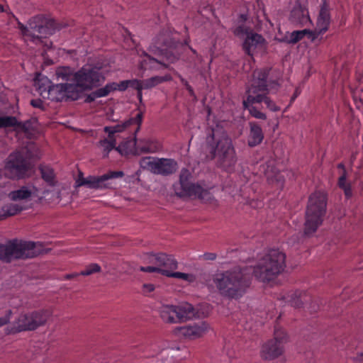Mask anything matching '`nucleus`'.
Wrapping results in <instances>:
<instances>
[{
    "mask_svg": "<svg viewBox=\"0 0 363 363\" xmlns=\"http://www.w3.org/2000/svg\"><path fill=\"white\" fill-rule=\"evenodd\" d=\"M252 277V267H235L217 274L213 278V283L222 296L238 300L246 294L250 286Z\"/></svg>",
    "mask_w": 363,
    "mask_h": 363,
    "instance_id": "obj_1",
    "label": "nucleus"
},
{
    "mask_svg": "<svg viewBox=\"0 0 363 363\" xmlns=\"http://www.w3.org/2000/svg\"><path fill=\"white\" fill-rule=\"evenodd\" d=\"M206 143L209 159L218 157L220 164L226 169L235 166L237 162L235 150L226 132L219 128H213L206 138Z\"/></svg>",
    "mask_w": 363,
    "mask_h": 363,
    "instance_id": "obj_2",
    "label": "nucleus"
},
{
    "mask_svg": "<svg viewBox=\"0 0 363 363\" xmlns=\"http://www.w3.org/2000/svg\"><path fill=\"white\" fill-rule=\"evenodd\" d=\"M286 268V255L279 249L267 250L252 269V275L262 282L276 279Z\"/></svg>",
    "mask_w": 363,
    "mask_h": 363,
    "instance_id": "obj_3",
    "label": "nucleus"
},
{
    "mask_svg": "<svg viewBox=\"0 0 363 363\" xmlns=\"http://www.w3.org/2000/svg\"><path fill=\"white\" fill-rule=\"evenodd\" d=\"M326 208L327 196L325 193L315 191L309 196L304 223L306 235H312L322 225L326 213Z\"/></svg>",
    "mask_w": 363,
    "mask_h": 363,
    "instance_id": "obj_4",
    "label": "nucleus"
},
{
    "mask_svg": "<svg viewBox=\"0 0 363 363\" xmlns=\"http://www.w3.org/2000/svg\"><path fill=\"white\" fill-rule=\"evenodd\" d=\"M43 246L40 242L9 240L0 245V260L9 263L13 259L33 258L40 255Z\"/></svg>",
    "mask_w": 363,
    "mask_h": 363,
    "instance_id": "obj_5",
    "label": "nucleus"
},
{
    "mask_svg": "<svg viewBox=\"0 0 363 363\" xmlns=\"http://www.w3.org/2000/svg\"><path fill=\"white\" fill-rule=\"evenodd\" d=\"M281 73L277 69L272 67H263L257 69L253 72L250 87L247 90L248 94H258L259 92L269 93L276 91L280 86Z\"/></svg>",
    "mask_w": 363,
    "mask_h": 363,
    "instance_id": "obj_6",
    "label": "nucleus"
},
{
    "mask_svg": "<svg viewBox=\"0 0 363 363\" xmlns=\"http://www.w3.org/2000/svg\"><path fill=\"white\" fill-rule=\"evenodd\" d=\"M11 15L17 21L18 28L21 30L23 36L35 43L41 41V37L35 35V33L45 35H51L56 29L55 21L43 14L31 18L28 21V27L19 21L13 13Z\"/></svg>",
    "mask_w": 363,
    "mask_h": 363,
    "instance_id": "obj_7",
    "label": "nucleus"
},
{
    "mask_svg": "<svg viewBox=\"0 0 363 363\" xmlns=\"http://www.w3.org/2000/svg\"><path fill=\"white\" fill-rule=\"evenodd\" d=\"M143 121V113H138L134 117L130 118L125 121L123 125H117L115 126L104 127V132L108 134V138L99 141V146L103 149L105 157H107L109 152L116 149L117 151L123 154L122 145L116 147V141L115 134L122 132L125 129H128L133 133H137L140 129Z\"/></svg>",
    "mask_w": 363,
    "mask_h": 363,
    "instance_id": "obj_8",
    "label": "nucleus"
},
{
    "mask_svg": "<svg viewBox=\"0 0 363 363\" xmlns=\"http://www.w3.org/2000/svg\"><path fill=\"white\" fill-rule=\"evenodd\" d=\"M192 176L189 169L183 168L179 174V181L173 185L175 194L179 197L198 199L203 202H211L213 196L210 191L199 183L191 182Z\"/></svg>",
    "mask_w": 363,
    "mask_h": 363,
    "instance_id": "obj_9",
    "label": "nucleus"
},
{
    "mask_svg": "<svg viewBox=\"0 0 363 363\" xmlns=\"http://www.w3.org/2000/svg\"><path fill=\"white\" fill-rule=\"evenodd\" d=\"M31 155L27 149L9 155L5 164V175L11 179L24 178L32 169Z\"/></svg>",
    "mask_w": 363,
    "mask_h": 363,
    "instance_id": "obj_10",
    "label": "nucleus"
},
{
    "mask_svg": "<svg viewBox=\"0 0 363 363\" xmlns=\"http://www.w3.org/2000/svg\"><path fill=\"white\" fill-rule=\"evenodd\" d=\"M50 313L48 310H40L21 313L11 327L6 328V333H17L22 331L34 330L44 325Z\"/></svg>",
    "mask_w": 363,
    "mask_h": 363,
    "instance_id": "obj_11",
    "label": "nucleus"
},
{
    "mask_svg": "<svg viewBox=\"0 0 363 363\" xmlns=\"http://www.w3.org/2000/svg\"><path fill=\"white\" fill-rule=\"evenodd\" d=\"M235 36L244 39L242 49L245 54L251 57L259 51L266 48V40L263 36L254 32L250 27L241 24L236 26L233 30Z\"/></svg>",
    "mask_w": 363,
    "mask_h": 363,
    "instance_id": "obj_12",
    "label": "nucleus"
},
{
    "mask_svg": "<svg viewBox=\"0 0 363 363\" xmlns=\"http://www.w3.org/2000/svg\"><path fill=\"white\" fill-rule=\"evenodd\" d=\"M161 319L167 323H178L187 320L195 315L194 306L184 302L178 306L172 304H162L159 308Z\"/></svg>",
    "mask_w": 363,
    "mask_h": 363,
    "instance_id": "obj_13",
    "label": "nucleus"
},
{
    "mask_svg": "<svg viewBox=\"0 0 363 363\" xmlns=\"http://www.w3.org/2000/svg\"><path fill=\"white\" fill-rule=\"evenodd\" d=\"M76 83L73 84L80 94L82 91L98 88L105 80L101 68L98 67H83L76 72Z\"/></svg>",
    "mask_w": 363,
    "mask_h": 363,
    "instance_id": "obj_14",
    "label": "nucleus"
},
{
    "mask_svg": "<svg viewBox=\"0 0 363 363\" xmlns=\"http://www.w3.org/2000/svg\"><path fill=\"white\" fill-rule=\"evenodd\" d=\"M140 165L144 169L163 176L172 174L178 169L177 161L169 158L145 157L140 160Z\"/></svg>",
    "mask_w": 363,
    "mask_h": 363,
    "instance_id": "obj_15",
    "label": "nucleus"
},
{
    "mask_svg": "<svg viewBox=\"0 0 363 363\" xmlns=\"http://www.w3.org/2000/svg\"><path fill=\"white\" fill-rule=\"evenodd\" d=\"M288 340V336L285 331L274 327V338L267 341L262 345L261 355L265 359H273L280 356L284 348V344Z\"/></svg>",
    "mask_w": 363,
    "mask_h": 363,
    "instance_id": "obj_16",
    "label": "nucleus"
},
{
    "mask_svg": "<svg viewBox=\"0 0 363 363\" xmlns=\"http://www.w3.org/2000/svg\"><path fill=\"white\" fill-rule=\"evenodd\" d=\"M45 98L55 101H77L80 98V91H77L73 83L52 84L48 92H44Z\"/></svg>",
    "mask_w": 363,
    "mask_h": 363,
    "instance_id": "obj_17",
    "label": "nucleus"
},
{
    "mask_svg": "<svg viewBox=\"0 0 363 363\" xmlns=\"http://www.w3.org/2000/svg\"><path fill=\"white\" fill-rule=\"evenodd\" d=\"M150 263L152 266L140 267V270L143 272H157L164 276V271L167 268L177 269V262L172 256L164 253H151L148 257Z\"/></svg>",
    "mask_w": 363,
    "mask_h": 363,
    "instance_id": "obj_18",
    "label": "nucleus"
},
{
    "mask_svg": "<svg viewBox=\"0 0 363 363\" xmlns=\"http://www.w3.org/2000/svg\"><path fill=\"white\" fill-rule=\"evenodd\" d=\"M332 21L331 8L328 0H322L316 21V28L310 33V40L315 41L329 29Z\"/></svg>",
    "mask_w": 363,
    "mask_h": 363,
    "instance_id": "obj_19",
    "label": "nucleus"
},
{
    "mask_svg": "<svg viewBox=\"0 0 363 363\" xmlns=\"http://www.w3.org/2000/svg\"><path fill=\"white\" fill-rule=\"evenodd\" d=\"M124 175L121 171H111L101 176H89L83 177L79 176L77 183L78 186H86L90 189H101L109 188V183L108 181L114 178H120Z\"/></svg>",
    "mask_w": 363,
    "mask_h": 363,
    "instance_id": "obj_20",
    "label": "nucleus"
},
{
    "mask_svg": "<svg viewBox=\"0 0 363 363\" xmlns=\"http://www.w3.org/2000/svg\"><path fill=\"white\" fill-rule=\"evenodd\" d=\"M189 356L186 347L182 346L162 350L156 356L148 360L147 363H182Z\"/></svg>",
    "mask_w": 363,
    "mask_h": 363,
    "instance_id": "obj_21",
    "label": "nucleus"
},
{
    "mask_svg": "<svg viewBox=\"0 0 363 363\" xmlns=\"http://www.w3.org/2000/svg\"><path fill=\"white\" fill-rule=\"evenodd\" d=\"M208 325L201 321L193 325L178 327L175 329V333L189 339H196L203 336L208 330Z\"/></svg>",
    "mask_w": 363,
    "mask_h": 363,
    "instance_id": "obj_22",
    "label": "nucleus"
},
{
    "mask_svg": "<svg viewBox=\"0 0 363 363\" xmlns=\"http://www.w3.org/2000/svg\"><path fill=\"white\" fill-rule=\"evenodd\" d=\"M136 133H134L135 135ZM135 149V154L153 153L161 149L160 143L152 139L147 138L136 141L135 136L134 140L130 143Z\"/></svg>",
    "mask_w": 363,
    "mask_h": 363,
    "instance_id": "obj_23",
    "label": "nucleus"
},
{
    "mask_svg": "<svg viewBox=\"0 0 363 363\" xmlns=\"http://www.w3.org/2000/svg\"><path fill=\"white\" fill-rule=\"evenodd\" d=\"M167 67L168 65L166 63L151 57L145 51L143 52L141 60L139 62L140 70H160Z\"/></svg>",
    "mask_w": 363,
    "mask_h": 363,
    "instance_id": "obj_24",
    "label": "nucleus"
},
{
    "mask_svg": "<svg viewBox=\"0 0 363 363\" xmlns=\"http://www.w3.org/2000/svg\"><path fill=\"white\" fill-rule=\"evenodd\" d=\"M290 21L296 26H305L311 23L308 11L301 5H296L291 11Z\"/></svg>",
    "mask_w": 363,
    "mask_h": 363,
    "instance_id": "obj_25",
    "label": "nucleus"
},
{
    "mask_svg": "<svg viewBox=\"0 0 363 363\" xmlns=\"http://www.w3.org/2000/svg\"><path fill=\"white\" fill-rule=\"evenodd\" d=\"M250 133L247 145L250 147L259 145L264 139V133L261 126L256 122H250Z\"/></svg>",
    "mask_w": 363,
    "mask_h": 363,
    "instance_id": "obj_26",
    "label": "nucleus"
},
{
    "mask_svg": "<svg viewBox=\"0 0 363 363\" xmlns=\"http://www.w3.org/2000/svg\"><path fill=\"white\" fill-rule=\"evenodd\" d=\"M268 93L263 92L262 94H248L247 95V103H262L264 102L266 105L267 108L270 111L276 112L280 110L279 106H278L274 101H272L269 97L267 96Z\"/></svg>",
    "mask_w": 363,
    "mask_h": 363,
    "instance_id": "obj_27",
    "label": "nucleus"
},
{
    "mask_svg": "<svg viewBox=\"0 0 363 363\" xmlns=\"http://www.w3.org/2000/svg\"><path fill=\"white\" fill-rule=\"evenodd\" d=\"M171 44V39L169 35L166 31H161L160 34L156 36L150 46V51L162 52L164 47H169Z\"/></svg>",
    "mask_w": 363,
    "mask_h": 363,
    "instance_id": "obj_28",
    "label": "nucleus"
},
{
    "mask_svg": "<svg viewBox=\"0 0 363 363\" xmlns=\"http://www.w3.org/2000/svg\"><path fill=\"white\" fill-rule=\"evenodd\" d=\"M35 190L34 186H23L19 189L11 191L9 197L14 201L28 199L35 194Z\"/></svg>",
    "mask_w": 363,
    "mask_h": 363,
    "instance_id": "obj_29",
    "label": "nucleus"
},
{
    "mask_svg": "<svg viewBox=\"0 0 363 363\" xmlns=\"http://www.w3.org/2000/svg\"><path fill=\"white\" fill-rule=\"evenodd\" d=\"M52 82L43 74L37 73L34 79V86L43 98H45L43 95L44 92H48L51 87Z\"/></svg>",
    "mask_w": 363,
    "mask_h": 363,
    "instance_id": "obj_30",
    "label": "nucleus"
},
{
    "mask_svg": "<svg viewBox=\"0 0 363 363\" xmlns=\"http://www.w3.org/2000/svg\"><path fill=\"white\" fill-rule=\"evenodd\" d=\"M337 168L342 169V174L339 177L337 184L338 186L344 191L345 197L349 199L352 195V191L350 183L347 182V172L345 165L342 163L337 164Z\"/></svg>",
    "mask_w": 363,
    "mask_h": 363,
    "instance_id": "obj_31",
    "label": "nucleus"
},
{
    "mask_svg": "<svg viewBox=\"0 0 363 363\" xmlns=\"http://www.w3.org/2000/svg\"><path fill=\"white\" fill-rule=\"evenodd\" d=\"M55 74L58 79L65 81L67 83H68V82H74L76 83V72H74L73 68L69 67H60L57 68Z\"/></svg>",
    "mask_w": 363,
    "mask_h": 363,
    "instance_id": "obj_32",
    "label": "nucleus"
},
{
    "mask_svg": "<svg viewBox=\"0 0 363 363\" xmlns=\"http://www.w3.org/2000/svg\"><path fill=\"white\" fill-rule=\"evenodd\" d=\"M23 207L17 203H8L4 205L0 211V219L3 220L7 217L13 216L23 211Z\"/></svg>",
    "mask_w": 363,
    "mask_h": 363,
    "instance_id": "obj_33",
    "label": "nucleus"
},
{
    "mask_svg": "<svg viewBox=\"0 0 363 363\" xmlns=\"http://www.w3.org/2000/svg\"><path fill=\"white\" fill-rule=\"evenodd\" d=\"M41 177L49 185L54 186L55 183L53 169L47 165H40L39 167Z\"/></svg>",
    "mask_w": 363,
    "mask_h": 363,
    "instance_id": "obj_34",
    "label": "nucleus"
},
{
    "mask_svg": "<svg viewBox=\"0 0 363 363\" xmlns=\"http://www.w3.org/2000/svg\"><path fill=\"white\" fill-rule=\"evenodd\" d=\"M247 96L246 99L243 101V106L245 109L248 110L250 114L257 118V119H261V120H265L267 118V116L265 113L259 111L254 104L256 103H247Z\"/></svg>",
    "mask_w": 363,
    "mask_h": 363,
    "instance_id": "obj_35",
    "label": "nucleus"
},
{
    "mask_svg": "<svg viewBox=\"0 0 363 363\" xmlns=\"http://www.w3.org/2000/svg\"><path fill=\"white\" fill-rule=\"evenodd\" d=\"M171 79L169 75H165L164 77L155 76L149 79L143 80V89H151L159 84L164 82L169 81Z\"/></svg>",
    "mask_w": 363,
    "mask_h": 363,
    "instance_id": "obj_36",
    "label": "nucleus"
},
{
    "mask_svg": "<svg viewBox=\"0 0 363 363\" xmlns=\"http://www.w3.org/2000/svg\"><path fill=\"white\" fill-rule=\"evenodd\" d=\"M18 127L23 128V125L18 122L15 116H6L0 117V128Z\"/></svg>",
    "mask_w": 363,
    "mask_h": 363,
    "instance_id": "obj_37",
    "label": "nucleus"
},
{
    "mask_svg": "<svg viewBox=\"0 0 363 363\" xmlns=\"http://www.w3.org/2000/svg\"><path fill=\"white\" fill-rule=\"evenodd\" d=\"M128 80H123L120 82L119 83L117 82H110L107 83L104 86L107 91L108 96L115 91H125L128 87Z\"/></svg>",
    "mask_w": 363,
    "mask_h": 363,
    "instance_id": "obj_38",
    "label": "nucleus"
},
{
    "mask_svg": "<svg viewBox=\"0 0 363 363\" xmlns=\"http://www.w3.org/2000/svg\"><path fill=\"white\" fill-rule=\"evenodd\" d=\"M174 269H175L167 268L164 271V276L168 277H174V278H177V279H181L187 281L189 282H192L194 281L195 277L194 275H192L191 274H186V273L179 272H173L172 271Z\"/></svg>",
    "mask_w": 363,
    "mask_h": 363,
    "instance_id": "obj_39",
    "label": "nucleus"
},
{
    "mask_svg": "<svg viewBox=\"0 0 363 363\" xmlns=\"http://www.w3.org/2000/svg\"><path fill=\"white\" fill-rule=\"evenodd\" d=\"M108 96L107 91L105 88V86H103L101 88H99L96 89L95 91L91 92L89 94L85 99V103H92L94 102L96 99L101 98V97H106Z\"/></svg>",
    "mask_w": 363,
    "mask_h": 363,
    "instance_id": "obj_40",
    "label": "nucleus"
},
{
    "mask_svg": "<svg viewBox=\"0 0 363 363\" xmlns=\"http://www.w3.org/2000/svg\"><path fill=\"white\" fill-rule=\"evenodd\" d=\"M311 31L312 30L308 29H303L302 30H294L290 35L289 43L295 44L302 40L306 35H308V38L310 39V33Z\"/></svg>",
    "mask_w": 363,
    "mask_h": 363,
    "instance_id": "obj_41",
    "label": "nucleus"
},
{
    "mask_svg": "<svg viewBox=\"0 0 363 363\" xmlns=\"http://www.w3.org/2000/svg\"><path fill=\"white\" fill-rule=\"evenodd\" d=\"M303 296H305V294H303L300 291H296L291 295V298L289 302L291 305L295 308H300L303 304Z\"/></svg>",
    "mask_w": 363,
    "mask_h": 363,
    "instance_id": "obj_42",
    "label": "nucleus"
},
{
    "mask_svg": "<svg viewBox=\"0 0 363 363\" xmlns=\"http://www.w3.org/2000/svg\"><path fill=\"white\" fill-rule=\"evenodd\" d=\"M101 267L98 264H91L86 267V268L81 271V272L79 274L83 275V276H89L92 274L100 272Z\"/></svg>",
    "mask_w": 363,
    "mask_h": 363,
    "instance_id": "obj_43",
    "label": "nucleus"
},
{
    "mask_svg": "<svg viewBox=\"0 0 363 363\" xmlns=\"http://www.w3.org/2000/svg\"><path fill=\"white\" fill-rule=\"evenodd\" d=\"M128 87H131L133 89H135L138 91H140V89H143V80L139 79H131L128 80Z\"/></svg>",
    "mask_w": 363,
    "mask_h": 363,
    "instance_id": "obj_44",
    "label": "nucleus"
},
{
    "mask_svg": "<svg viewBox=\"0 0 363 363\" xmlns=\"http://www.w3.org/2000/svg\"><path fill=\"white\" fill-rule=\"evenodd\" d=\"M155 290V286L152 284H144L143 285V293L145 295H148L150 293Z\"/></svg>",
    "mask_w": 363,
    "mask_h": 363,
    "instance_id": "obj_45",
    "label": "nucleus"
},
{
    "mask_svg": "<svg viewBox=\"0 0 363 363\" xmlns=\"http://www.w3.org/2000/svg\"><path fill=\"white\" fill-rule=\"evenodd\" d=\"M12 311L9 310L5 316L0 318V327L8 323L11 319Z\"/></svg>",
    "mask_w": 363,
    "mask_h": 363,
    "instance_id": "obj_46",
    "label": "nucleus"
},
{
    "mask_svg": "<svg viewBox=\"0 0 363 363\" xmlns=\"http://www.w3.org/2000/svg\"><path fill=\"white\" fill-rule=\"evenodd\" d=\"M30 104L35 108L44 109L43 101L41 99H33L30 101Z\"/></svg>",
    "mask_w": 363,
    "mask_h": 363,
    "instance_id": "obj_47",
    "label": "nucleus"
},
{
    "mask_svg": "<svg viewBox=\"0 0 363 363\" xmlns=\"http://www.w3.org/2000/svg\"><path fill=\"white\" fill-rule=\"evenodd\" d=\"M238 323L244 327L245 330L250 329V326H248L247 318L245 316L238 318Z\"/></svg>",
    "mask_w": 363,
    "mask_h": 363,
    "instance_id": "obj_48",
    "label": "nucleus"
},
{
    "mask_svg": "<svg viewBox=\"0 0 363 363\" xmlns=\"http://www.w3.org/2000/svg\"><path fill=\"white\" fill-rule=\"evenodd\" d=\"M203 259L205 260H211V261H213V260H215L216 258V255L215 253H213V252H207V253H204L203 255Z\"/></svg>",
    "mask_w": 363,
    "mask_h": 363,
    "instance_id": "obj_49",
    "label": "nucleus"
},
{
    "mask_svg": "<svg viewBox=\"0 0 363 363\" xmlns=\"http://www.w3.org/2000/svg\"><path fill=\"white\" fill-rule=\"evenodd\" d=\"M186 90L188 91L189 96H191L193 98V100L196 101L197 100V98L191 86L188 87Z\"/></svg>",
    "mask_w": 363,
    "mask_h": 363,
    "instance_id": "obj_50",
    "label": "nucleus"
},
{
    "mask_svg": "<svg viewBox=\"0 0 363 363\" xmlns=\"http://www.w3.org/2000/svg\"><path fill=\"white\" fill-rule=\"evenodd\" d=\"M300 93L301 91H299V89L296 88L293 96H291V102H293L296 99V97L300 94Z\"/></svg>",
    "mask_w": 363,
    "mask_h": 363,
    "instance_id": "obj_51",
    "label": "nucleus"
},
{
    "mask_svg": "<svg viewBox=\"0 0 363 363\" xmlns=\"http://www.w3.org/2000/svg\"><path fill=\"white\" fill-rule=\"evenodd\" d=\"M179 78L182 85L185 86L186 89L191 86L185 79L182 77H179Z\"/></svg>",
    "mask_w": 363,
    "mask_h": 363,
    "instance_id": "obj_52",
    "label": "nucleus"
},
{
    "mask_svg": "<svg viewBox=\"0 0 363 363\" xmlns=\"http://www.w3.org/2000/svg\"><path fill=\"white\" fill-rule=\"evenodd\" d=\"M247 19V16L246 14L242 13L239 16V21L242 23H245Z\"/></svg>",
    "mask_w": 363,
    "mask_h": 363,
    "instance_id": "obj_53",
    "label": "nucleus"
},
{
    "mask_svg": "<svg viewBox=\"0 0 363 363\" xmlns=\"http://www.w3.org/2000/svg\"><path fill=\"white\" fill-rule=\"evenodd\" d=\"M142 90L143 89H140V91H137V97H138V100L140 101V102H142V99H143Z\"/></svg>",
    "mask_w": 363,
    "mask_h": 363,
    "instance_id": "obj_54",
    "label": "nucleus"
},
{
    "mask_svg": "<svg viewBox=\"0 0 363 363\" xmlns=\"http://www.w3.org/2000/svg\"><path fill=\"white\" fill-rule=\"evenodd\" d=\"M357 362L363 363V353L358 354L356 357Z\"/></svg>",
    "mask_w": 363,
    "mask_h": 363,
    "instance_id": "obj_55",
    "label": "nucleus"
},
{
    "mask_svg": "<svg viewBox=\"0 0 363 363\" xmlns=\"http://www.w3.org/2000/svg\"><path fill=\"white\" fill-rule=\"evenodd\" d=\"M78 275L77 274H67L66 275V279H70L72 278H73L74 277Z\"/></svg>",
    "mask_w": 363,
    "mask_h": 363,
    "instance_id": "obj_56",
    "label": "nucleus"
},
{
    "mask_svg": "<svg viewBox=\"0 0 363 363\" xmlns=\"http://www.w3.org/2000/svg\"><path fill=\"white\" fill-rule=\"evenodd\" d=\"M6 10L4 8V6L0 4V12H5Z\"/></svg>",
    "mask_w": 363,
    "mask_h": 363,
    "instance_id": "obj_57",
    "label": "nucleus"
},
{
    "mask_svg": "<svg viewBox=\"0 0 363 363\" xmlns=\"http://www.w3.org/2000/svg\"><path fill=\"white\" fill-rule=\"evenodd\" d=\"M194 53H196V51L193 49H191Z\"/></svg>",
    "mask_w": 363,
    "mask_h": 363,
    "instance_id": "obj_58",
    "label": "nucleus"
}]
</instances>
